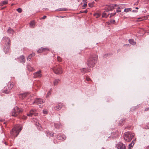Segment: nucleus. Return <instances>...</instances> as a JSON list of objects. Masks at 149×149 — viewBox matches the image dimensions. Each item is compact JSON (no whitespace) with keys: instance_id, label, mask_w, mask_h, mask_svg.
Returning <instances> with one entry per match:
<instances>
[{"instance_id":"nucleus-1","label":"nucleus","mask_w":149,"mask_h":149,"mask_svg":"<svg viewBox=\"0 0 149 149\" xmlns=\"http://www.w3.org/2000/svg\"><path fill=\"white\" fill-rule=\"evenodd\" d=\"M97 58L98 56L97 55L95 54L91 56L87 61L88 66L90 67L94 66L97 62Z\"/></svg>"},{"instance_id":"nucleus-2","label":"nucleus","mask_w":149,"mask_h":149,"mask_svg":"<svg viewBox=\"0 0 149 149\" xmlns=\"http://www.w3.org/2000/svg\"><path fill=\"white\" fill-rule=\"evenodd\" d=\"M22 127L19 128V126L18 125L16 126L12 129L11 131L10 132L11 135L14 136L15 137H17L20 132L22 130Z\"/></svg>"},{"instance_id":"nucleus-3","label":"nucleus","mask_w":149,"mask_h":149,"mask_svg":"<svg viewBox=\"0 0 149 149\" xmlns=\"http://www.w3.org/2000/svg\"><path fill=\"white\" fill-rule=\"evenodd\" d=\"M134 134L131 132H125L124 134V139L127 142H129L133 137Z\"/></svg>"},{"instance_id":"nucleus-4","label":"nucleus","mask_w":149,"mask_h":149,"mask_svg":"<svg viewBox=\"0 0 149 149\" xmlns=\"http://www.w3.org/2000/svg\"><path fill=\"white\" fill-rule=\"evenodd\" d=\"M52 69L54 73L56 74H61L63 72L61 67L59 65H55L52 67Z\"/></svg>"},{"instance_id":"nucleus-5","label":"nucleus","mask_w":149,"mask_h":149,"mask_svg":"<svg viewBox=\"0 0 149 149\" xmlns=\"http://www.w3.org/2000/svg\"><path fill=\"white\" fill-rule=\"evenodd\" d=\"M23 111L22 109H20L17 107H15L12 110L11 115L13 116H16Z\"/></svg>"},{"instance_id":"nucleus-6","label":"nucleus","mask_w":149,"mask_h":149,"mask_svg":"<svg viewBox=\"0 0 149 149\" xmlns=\"http://www.w3.org/2000/svg\"><path fill=\"white\" fill-rule=\"evenodd\" d=\"M3 40L7 42L8 45H7L6 47H4V52L5 53H7L9 50L10 42V40L8 37H5L3 38Z\"/></svg>"},{"instance_id":"nucleus-7","label":"nucleus","mask_w":149,"mask_h":149,"mask_svg":"<svg viewBox=\"0 0 149 149\" xmlns=\"http://www.w3.org/2000/svg\"><path fill=\"white\" fill-rule=\"evenodd\" d=\"M44 102V101L42 99L40 98H37L33 102V104H34V103H36L38 105L40 106Z\"/></svg>"},{"instance_id":"nucleus-8","label":"nucleus","mask_w":149,"mask_h":149,"mask_svg":"<svg viewBox=\"0 0 149 149\" xmlns=\"http://www.w3.org/2000/svg\"><path fill=\"white\" fill-rule=\"evenodd\" d=\"M116 146L118 149H126L125 144L122 143H119L117 144Z\"/></svg>"},{"instance_id":"nucleus-9","label":"nucleus","mask_w":149,"mask_h":149,"mask_svg":"<svg viewBox=\"0 0 149 149\" xmlns=\"http://www.w3.org/2000/svg\"><path fill=\"white\" fill-rule=\"evenodd\" d=\"M41 71L40 70H39L38 71L36 72L33 74L34 77L35 78H40L41 77L42 74L41 73Z\"/></svg>"},{"instance_id":"nucleus-10","label":"nucleus","mask_w":149,"mask_h":149,"mask_svg":"<svg viewBox=\"0 0 149 149\" xmlns=\"http://www.w3.org/2000/svg\"><path fill=\"white\" fill-rule=\"evenodd\" d=\"M36 111L35 110L31 109V110L29 112V113H27V115L28 116L31 117L33 116H36L37 114L36 113Z\"/></svg>"},{"instance_id":"nucleus-11","label":"nucleus","mask_w":149,"mask_h":149,"mask_svg":"<svg viewBox=\"0 0 149 149\" xmlns=\"http://www.w3.org/2000/svg\"><path fill=\"white\" fill-rule=\"evenodd\" d=\"M63 105V103H59L55 107L54 109L58 111L61 109Z\"/></svg>"},{"instance_id":"nucleus-12","label":"nucleus","mask_w":149,"mask_h":149,"mask_svg":"<svg viewBox=\"0 0 149 149\" xmlns=\"http://www.w3.org/2000/svg\"><path fill=\"white\" fill-rule=\"evenodd\" d=\"M49 50V49L48 48L41 47L37 51V52L38 53H41L45 51Z\"/></svg>"},{"instance_id":"nucleus-13","label":"nucleus","mask_w":149,"mask_h":149,"mask_svg":"<svg viewBox=\"0 0 149 149\" xmlns=\"http://www.w3.org/2000/svg\"><path fill=\"white\" fill-rule=\"evenodd\" d=\"M107 10H106V11L107 12H109V11H112L113 9V6L112 5H110L108 6L107 7Z\"/></svg>"},{"instance_id":"nucleus-14","label":"nucleus","mask_w":149,"mask_h":149,"mask_svg":"<svg viewBox=\"0 0 149 149\" xmlns=\"http://www.w3.org/2000/svg\"><path fill=\"white\" fill-rule=\"evenodd\" d=\"M90 70L87 68H84L81 69V71L82 72L84 73L85 72H89Z\"/></svg>"},{"instance_id":"nucleus-15","label":"nucleus","mask_w":149,"mask_h":149,"mask_svg":"<svg viewBox=\"0 0 149 149\" xmlns=\"http://www.w3.org/2000/svg\"><path fill=\"white\" fill-rule=\"evenodd\" d=\"M54 126L56 128H59L61 127V125L59 123H54Z\"/></svg>"},{"instance_id":"nucleus-16","label":"nucleus","mask_w":149,"mask_h":149,"mask_svg":"<svg viewBox=\"0 0 149 149\" xmlns=\"http://www.w3.org/2000/svg\"><path fill=\"white\" fill-rule=\"evenodd\" d=\"M134 141L133 140L132 143L129 144L128 149H131V148L133 147L134 144Z\"/></svg>"},{"instance_id":"nucleus-17","label":"nucleus","mask_w":149,"mask_h":149,"mask_svg":"<svg viewBox=\"0 0 149 149\" xmlns=\"http://www.w3.org/2000/svg\"><path fill=\"white\" fill-rule=\"evenodd\" d=\"M30 26L31 28H34L35 26V22L34 21H32L30 23Z\"/></svg>"},{"instance_id":"nucleus-18","label":"nucleus","mask_w":149,"mask_h":149,"mask_svg":"<svg viewBox=\"0 0 149 149\" xmlns=\"http://www.w3.org/2000/svg\"><path fill=\"white\" fill-rule=\"evenodd\" d=\"M20 62L22 63H24V56L22 55L20 57Z\"/></svg>"},{"instance_id":"nucleus-19","label":"nucleus","mask_w":149,"mask_h":149,"mask_svg":"<svg viewBox=\"0 0 149 149\" xmlns=\"http://www.w3.org/2000/svg\"><path fill=\"white\" fill-rule=\"evenodd\" d=\"M26 96V94L25 93L20 94L19 95V97L20 98L23 99Z\"/></svg>"},{"instance_id":"nucleus-20","label":"nucleus","mask_w":149,"mask_h":149,"mask_svg":"<svg viewBox=\"0 0 149 149\" xmlns=\"http://www.w3.org/2000/svg\"><path fill=\"white\" fill-rule=\"evenodd\" d=\"M34 55L35 54L34 53L30 54L27 58V61H30L32 57V56H34Z\"/></svg>"},{"instance_id":"nucleus-21","label":"nucleus","mask_w":149,"mask_h":149,"mask_svg":"<svg viewBox=\"0 0 149 149\" xmlns=\"http://www.w3.org/2000/svg\"><path fill=\"white\" fill-rule=\"evenodd\" d=\"M129 41L130 43L133 45H134L136 44V42L134 41V40L133 39H130Z\"/></svg>"},{"instance_id":"nucleus-22","label":"nucleus","mask_w":149,"mask_h":149,"mask_svg":"<svg viewBox=\"0 0 149 149\" xmlns=\"http://www.w3.org/2000/svg\"><path fill=\"white\" fill-rule=\"evenodd\" d=\"M27 68L28 70L29 71H32L34 70V68L31 66L30 65H28L27 67Z\"/></svg>"},{"instance_id":"nucleus-23","label":"nucleus","mask_w":149,"mask_h":149,"mask_svg":"<svg viewBox=\"0 0 149 149\" xmlns=\"http://www.w3.org/2000/svg\"><path fill=\"white\" fill-rule=\"evenodd\" d=\"M60 80L58 79H55L54 81V86L57 85L59 81Z\"/></svg>"},{"instance_id":"nucleus-24","label":"nucleus","mask_w":149,"mask_h":149,"mask_svg":"<svg viewBox=\"0 0 149 149\" xmlns=\"http://www.w3.org/2000/svg\"><path fill=\"white\" fill-rule=\"evenodd\" d=\"M7 32L8 33L13 34L14 32L13 30L10 28H9L7 31Z\"/></svg>"},{"instance_id":"nucleus-25","label":"nucleus","mask_w":149,"mask_h":149,"mask_svg":"<svg viewBox=\"0 0 149 149\" xmlns=\"http://www.w3.org/2000/svg\"><path fill=\"white\" fill-rule=\"evenodd\" d=\"M13 84H12L11 83H9L8 84V87L9 90H10L13 87Z\"/></svg>"},{"instance_id":"nucleus-26","label":"nucleus","mask_w":149,"mask_h":149,"mask_svg":"<svg viewBox=\"0 0 149 149\" xmlns=\"http://www.w3.org/2000/svg\"><path fill=\"white\" fill-rule=\"evenodd\" d=\"M109 14L108 15H107V14L105 12H104L102 15V17H104L105 18H107L108 17V16L109 15Z\"/></svg>"},{"instance_id":"nucleus-27","label":"nucleus","mask_w":149,"mask_h":149,"mask_svg":"<svg viewBox=\"0 0 149 149\" xmlns=\"http://www.w3.org/2000/svg\"><path fill=\"white\" fill-rule=\"evenodd\" d=\"M1 3V6H3V5L6 4L8 3L7 1H2Z\"/></svg>"},{"instance_id":"nucleus-28","label":"nucleus","mask_w":149,"mask_h":149,"mask_svg":"<svg viewBox=\"0 0 149 149\" xmlns=\"http://www.w3.org/2000/svg\"><path fill=\"white\" fill-rule=\"evenodd\" d=\"M36 125L37 126V127L39 130H41L42 129L41 127V125L39 123H36Z\"/></svg>"},{"instance_id":"nucleus-29","label":"nucleus","mask_w":149,"mask_h":149,"mask_svg":"<svg viewBox=\"0 0 149 149\" xmlns=\"http://www.w3.org/2000/svg\"><path fill=\"white\" fill-rule=\"evenodd\" d=\"M132 10V9L131 8H125L124 9V11L125 12L127 13L128 12Z\"/></svg>"},{"instance_id":"nucleus-30","label":"nucleus","mask_w":149,"mask_h":149,"mask_svg":"<svg viewBox=\"0 0 149 149\" xmlns=\"http://www.w3.org/2000/svg\"><path fill=\"white\" fill-rule=\"evenodd\" d=\"M65 8H58L56 10V11H65Z\"/></svg>"},{"instance_id":"nucleus-31","label":"nucleus","mask_w":149,"mask_h":149,"mask_svg":"<svg viewBox=\"0 0 149 149\" xmlns=\"http://www.w3.org/2000/svg\"><path fill=\"white\" fill-rule=\"evenodd\" d=\"M10 90H4L3 91V92L4 93H5L6 94L8 93H9Z\"/></svg>"},{"instance_id":"nucleus-32","label":"nucleus","mask_w":149,"mask_h":149,"mask_svg":"<svg viewBox=\"0 0 149 149\" xmlns=\"http://www.w3.org/2000/svg\"><path fill=\"white\" fill-rule=\"evenodd\" d=\"M94 3H88V5L89 7L92 8L93 6Z\"/></svg>"},{"instance_id":"nucleus-33","label":"nucleus","mask_w":149,"mask_h":149,"mask_svg":"<svg viewBox=\"0 0 149 149\" xmlns=\"http://www.w3.org/2000/svg\"><path fill=\"white\" fill-rule=\"evenodd\" d=\"M16 10L19 13H21L22 12V10L20 8H19L16 9Z\"/></svg>"},{"instance_id":"nucleus-34","label":"nucleus","mask_w":149,"mask_h":149,"mask_svg":"<svg viewBox=\"0 0 149 149\" xmlns=\"http://www.w3.org/2000/svg\"><path fill=\"white\" fill-rule=\"evenodd\" d=\"M56 138L60 140L61 139L62 140V139H63L61 136H56Z\"/></svg>"},{"instance_id":"nucleus-35","label":"nucleus","mask_w":149,"mask_h":149,"mask_svg":"<svg viewBox=\"0 0 149 149\" xmlns=\"http://www.w3.org/2000/svg\"><path fill=\"white\" fill-rule=\"evenodd\" d=\"M43 113L44 114H47V111L46 110H43Z\"/></svg>"},{"instance_id":"nucleus-36","label":"nucleus","mask_w":149,"mask_h":149,"mask_svg":"<svg viewBox=\"0 0 149 149\" xmlns=\"http://www.w3.org/2000/svg\"><path fill=\"white\" fill-rule=\"evenodd\" d=\"M57 60L58 61L60 62L61 61V58L59 56H58L57 58Z\"/></svg>"},{"instance_id":"nucleus-37","label":"nucleus","mask_w":149,"mask_h":149,"mask_svg":"<svg viewBox=\"0 0 149 149\" xmlns=\"http://www.w3.org/2000/svg\"><path fill=\"white\" fill-rule=\"evenodd\" d=\"M27 118V117L26 116H25L24 115H23L22 117V118L23 119H26Z\"/></svg>"},{"instance_id":"nucleus-38","label":"nucleus","mask_w":149,"mask_h":149,"mask_svg":"<svg viewBox=\"0 0 149 149\" xmlns=\"http://www.w3.org/2000/svg\"><path fill=\"white\" fill-rule=\"evenodd\" d=\"M116 14V13H111V14H110V17H111L114 16V15H115Z\"/></svg>"},{"instance_id":"nucleus-39","label":"nucleus","mask_w":149,"mask_h":149,"mask_svg":"<svg viewBox=\"0 0 149 149\" xmlns=\"http://www.w3.org/2000/svg\"><path fill=\"white\" fill-rule=\"evenodd\" d=\"M86 79L88 81H89L91 80V79L89 77H86Z\"/></svg>"},{"instance_id":"nucleus-40","label":"nucleus","mask_w":149,"mask_h":149,"mask_svg":"<svg viewBox=\"0 0 149 149\" xmlns=\"http://www.w3.org/2000/svg\"><path fill=\"white\" fill-rule=\"evenodd\" d=\"M50 94H51V93H50V91H49L47 94V95H46V97H48L49 96V95Z\"/></svg>"},{"instance_id":"nucleus-41","label":"nucleus","mask_w":149,"mask_h":149,"mask_svg":"<svg viewBox=\"0 0 149 149\" xmlns=\"http://www.w3.org/2000/svg\"><path fill=\"white\" fill-rule=\"evenodd\" d=\"M47 134L50 135V136H53V134L52 133L51 134L49 132L47 133Z\"/></svg>"},{"instance_id":"nucleus-42","label":"nucleus","mask_w":149,"mask_h":149,"mask_svg":"<svg viewBox=\"0 0 149 149\" xmlns=\"http://www.w3.org/2000/svg\"><path fill=\"white\" fill-rule=\"evenodd\" d=\"M111 23H114V22H115V20H111Z\"/></svg>"},{"instance_id":"nucleus-43","label":"nucleus","mask_w":149,"mask_h":149,"mask_svg":"<svg viewBox=\"0 0 149 149\" xmlns=\"http://www.w3.org/2000/svg\"><path fill=\"white\" fill-rule=\"evenodd\" d=\"M46 16H44L42 18V19H44L46 17Z\"/></svg>"},{"instance_id":"nucleus-44","label":"nucleus","mask_w":149,"mask_h":149,"mask_svg":"<svg viewBox=\"0 0 149 149\" xmlns=\"http://www.w3.org/2000/svg\"><path fill=\"white\" fill-rule=\"evenodd\" d=\"M121 11V10H116V12H117V13H118V12H120Z\"/></svg>"},{"instance_id":"nucleus-45","label":"nucleus","mask_w":149,"mask_h":149,"mask_svg":"<svg viewBox=\"0 0 149 149\" xmlns=\"http://www.w3.org/2000/svg\"><path fill=\"white\" fill-rule=\"evenodd\" d=\"M87 6V4L86 3H85V4H84L83 6L84 7H86Z\"/></svg>"},{"instance_id":"nucleus-46","label":"nucleus","mask_w":149,"mask_h":149,"mask_svg":"<svg viewBox=\"0 0 149 149\" xmlns=\"http://www.w3.org/2000/svg\"><path fill=\"white\" fill-rule=\"evenodd\" d=\"M148 110H149V108H148L146 109H145V111H148Z\"/></svg>"},{"instance_id":"nucleus-47","label":"nucleus","mask_w":149,"mask_h":149,"mask_svg":"<svg viewBox=\"0 0 149 149\" xmlns=\"http://www.w3.org/2000/svg\"><path fill=\"white\" fill-rule=\"evenodd\" d=\"M87 0H83V2H86V1Z\"/></svg>"},{"instance_id":"nucleus-48","label":"nucleus","mask_w":149,"mask_h":149,"mask_svg":"<svg viewBox=\"0 0 149 149\" xmlns=\"http://www.w3.org/2000/svg\"><path fill=\"white\" fill-rule=\"evenodd\" d=\"M107 54H105L104 55V57H105L106 56H107Z\"/></svg>"},{"instance_id":"nucleus-49","label":"nucleus","mask_w":149,"mask_h":149,"mask_svg":"<svg viewBox=\"0 0 149 149\" xmlns=\"http://www.w3.org/2000/svg\"><path fill=\"white\" fill-rule=\"evenodd\" d=\"M113 5V8H114V7L115 6H116V4L113 5Z\"/></svg>"},{"instance_id":"nucleus-50","label":"nucleus","mask_w":149,"mask_h":149,"mask_svg":"<svg viewBox=\"0 0 149 149\" xmlns=\"http://www.w3.org/2000/svg\"><path fill=\"white\" fill-rule=\"evenodd\" d=\"M97 17H99L100 16V15L99 14H97Z\"/></svg>"},{"instance_id":"nucleus-51","label":"nucleus","mask_w":149,"mask_h":149,"mask_svg":"<svg viewBox=\"0 0 149 149\" xmlns=\"http://www.w3.org/2000/svg\"><path fill=\"white\" fill-rule=\"evenodd\" d=\"M47 9V8H44L43 9V10H46Z\"/></svg>"},{"instance_id":"nucleus-52","label":"nucleus","mask_w":149,"mask_h":149,"mask_svg":"<svg viewBox=\"0 0 149 149\" xmlns=\"http://www.w3.org/2000/svg\"><path fill=\"white\" fill-rule=\"evenodd\" d=\"M84 13H87V10H86V11H84Z\"/></svg>"},{"instance_id":"nucleus-53","label":"nucleus","mask_w":149,"mask_h":149,"mask_svg":"<svg viewBox=\"0 0 149 149\" xmlns=\"http://www.w3.org/2000/svg\"><path fill=\"white\" fill-rule=\"evenodd\" d=\"M146 149H149V146L147 147Z\"/></svg>"},{"instance_id":"nucleus-54","label":"nucleus","mask_w":149,"mask_h":149,"mask_svg":"<svg viewBox=\"0 0 149 149\" xmlns=\"http://www.w3.org/2000/svg\"><path fill=\"white\" fill-rule=\"evenodd\" d=\"M61 17L62 18H63V17H65V16H61Z\"/></svg>"},{"instance_id":"nucleus-55","label":"nucleus","mask_w":149,"mask_h":149,"mask_svg":"<svg viewBox=\"0 0 149 149\" xmlns=\"http://www.w3.org/2000/svg\"><path fill=\"white\" fill-rule=\"evenodd\" d=\"M136 9H138V7H136Z\"/></svg>"},{"instance_id":"nucleus-56","label":"nucleus","mask_w":149,"mask_h":149,"mask_svg":"<svg viewBox=\"0 0 149 149\" xmlns=\"http://www.w3.org/2000/svg\"><path fill=\"white\" fill-rule=\"evenodd\" d=\"M120 9V8L119 7H118V9Z\"/></svg>"},{"instance_id":"nucleus-57","label":"nucleus","mask_w":149,"mask_h":149,"mask_svg":"<svg viewBox=\"0 0 149 149\" xmlns=\"http://www.w3.org/2000/svg\"><path fill=\"white\" fill-rule=\"evenodd\" d=\"M95 1H97V0H95Z\"/></svg>"},{"instance_id":"nucleus-58","label":"nucleus","mask_w":149,"mask_h":149,"mask_svg":"<svg viewBox=\"0 0 149 149\" xmlns=\"http://www.w3.org/2000/svg\"><path fill=\"white\" fill-rule=\"evenodd\" d=\"M147 128H148V129H149V127H148Z\"/></svg>"},{"instance_id":"nucleus-59","label":"nucleus","mask_w":149,"mask_h":149,"mask_svg":"<svg viewBox=\"0 0 149 149\" xmlns=\"http://www.w3.org/2000/svg\"><path fill=\"white\" fill-rule=\"evenodd\" d=\"M0 5H1V3H0ZM0 6H1V5H0Z\"/></svg>"}]
</instances>
